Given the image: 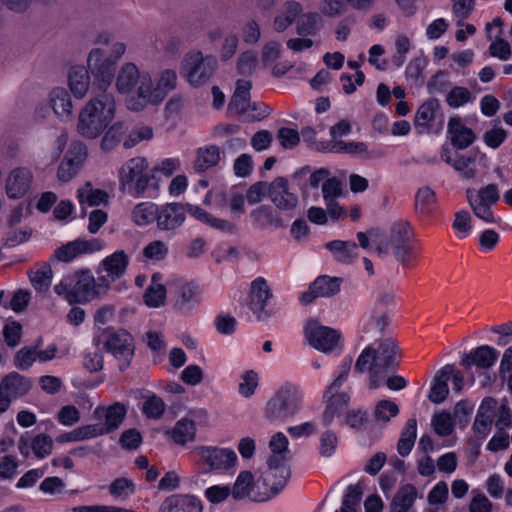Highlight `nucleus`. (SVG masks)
<instances>
[{
    "instance_id": "obj_1",
    "label": "nucleus",
    "mask_w": 512,
    "mask_h": 512,
    "mask_svg": "<svg viewBox=\"0 0 512 512\" xmlns=\"http://www.w3.org/2000/svg\"><path fill=\"white\" fill-rule=\"evenodd\" d=\"M177 75L165 69L154 81L151 73L133 62L123 63L115 77V89L124 97L130 111H142L149 105H159L176 88Z\"/></svg>"
},
{
    "instance_id": "obj_2",
    "label": "nucleus",
    "mask_w": 512,
    "mask_h": 512,
    "mask_svg": "<svg viewBox=\"0 0 512 512\" xmlns=\"http://www.w3.org/2000/svg\"><path fill=\"white\" fill-rule=\"evenodd\" d=\"M117 113L112 94L102 93L91 97L80 109L76 129L87 140L98 139L114 121Z\"/></svg>"
},
{
    "instance_id": "obj_3",
    "label": "nucleus",
    "mask_w": 512,
    "mask_h": 512,
    "mask_svg": "<svg viewBox=\"0 0 512 512\" xmlns=\"http://www.w3.org/2000/svg\"><path fill=\"white\" fill-rule=\"evenodd\" d=\"M400 359L398 346L393 338L375 341L367 346L358 356L355 370L370 372V387L377 388V375L385 370L395 367Z\"/></svg>"
},
{
    "instance_id": "obj_4",
    "label": "nucleus",
    "mask_w": 512,
    "mask_h": 512,
    "mask_svg": "<svg viewBox=\"0 0 512 512\" xmlns=\"http://www.w3.org/2000/svg\"><path fill=\"white\" fill-rule=\"evenodd\" d=\"M371 250L379 256H386L391 250L395 259L404 267L412 266L419 252L415 233L406 221L393 223L389 239L378 243L373 242Z\"/></svg>"
},
{
    "instance_id": "obj_5",
    "label": "nucleus",
    "mask_w": 512,
    "mask_h": 512,
    "mask_svg": "<svg viewBox=\"0 0 512 512\" xmlns=\"http://www.w3.org/2000/svg\"><path fill=\"white\" fill-rule=\"evenodd\" d=\"M103 286L90 270H80L64 276L54 286V291L69 304H86L106 292Z\"/></svg>"
},
{
    "instance_id": "obj_6",
    "label": "nucleus",
    "mask_w": 512,
    "mask_h": 512,
    "mask_svg": "<svg viewBox=\"0 0 512 512\" xmlns=\"http://www.w3.org/2000/svg\"><path fill=\"white\" fill-rule=\"evenodd\" d=\"M303 399L301 388L297 384L286 382L268 400L265 414L273 421L291 418L301 410Z\"/></svg>"
},
{
    "instance_id": "obj_7",
    "label": "nucleus",
    "mask_w": 512,
    "mask_h": 512,
    "mask_svg": "<svg viewBox=\"0 0 512 512\" xmlns=\"http://www.w3.org/2000/svg\"><path fill=\"white\" fill-rule=\"evenodd\" d=\"M305 339L310 346L324 354H340L343 347L341 333L318 321H309L304 328Z\"/></svg>"
},
{
    "instance_id": "obj_8",
    "label": "nucleus",
    "mask_w": 512,
    "mask_h": 512,
    "mask_svg": "<svg viewBox=\"0 0 512 512\" xmlns=\"http://www.w3.org/2000/svg\"><path fill=\"white\" fill-rule=\"evenodd\" d=\"M95 342L97 345H102L119 361L121 370L128 366L134 347L133 338L127 331L105 329L97 335Z\"/></svg>"
},
{
    "instance_id": "obj_9",
    "label": "nucleus",
    "mask_w": 512,
    "mask_h": 512,
    "mask_svg": "<svg viewBox=\"0 0 512 512\" xmlns=\"http://www.w3.org/2000/svg\"><path fill=\"white\" fill-rule=\"evenodd\" d=\"M194 461L206 465L211 471L225 473L235 468L238 457L229 448L214 446H197L191 451Z\"/></svg>"
},
{
    "instance_id": "obj_10",
    "label": "nucleus",
    "mask_w": 512,
    "mask_h": 512,
    "mask_svg": "<svg viewBox=\"0 0 512 512\" xmlns=\"http://www.w3.org/2000/svg\"><path fill=\"white\" fill-rule=\"evenodd\" d=\"M251 87L252 85L249 80H238L228 109L231 113L237 114L245 120H260L268 115V109L265 105L260 103L251 104Z\"/></svg>"
},
{
    "instance_id": "obj_11",
    "label": "nucleus",
    "mask_w": 512,
    "mask_h": 512,
    "mask_svg": "<svg viewBox=\"0 0 512 512\" xmlns=\"http://www.w3.org/2000/svg\"><path fill=\"white\" fill-rule=\"evenodd\" d=\"M148 162L143 157H134L126 161L119 170L120 186L132 194L145 193L150 177L146 173Z\"/></svg>"
},
{
    "instance_id": "obj_12",
    "label": "nucleus",
    "mask_w": 512,
    "mask_h": 512,
    "mask_svg": "<svg viewBox=\"0 0 512 512\" xmlns=\"http://www.w3.org/2000/svg\"><path fill=\"white\" fill-rule=\"evenodd\" d=\"M468 203L474 215L486 223H497L498 218L492 211L500 199L498 187L495 184H488L478 190L467 189Z\"/></svg>"
},
{
    "instance_id": "obj_13",
    "label": "nucleus",
    "mask_w": 512,
    "mask_h": 512,
    "mask_svg": "<svg viewBox=\"0 0 512 512\" xmlns=\"http://www.w3.org/2000/svg\"><path fill=\"white\" fill-rule=\"evenodd\" d=\"M88 157V149L80 141L72 142L59 162L56 178L61 184L71 182L81 171Z\"/></svg>"
},
{
    "instance_id": "obj_14",
    "label": "nucleus",
    "mask_w": 512,
    "mask_h": 512,
    "mask_svg": "<svg viewBox=\"0 0 512 512\" xmlns=\"http://www.w3.org/2000/svg\"><path fill=\"white\" fill-rule=\"evenodd\" d=\"M216 64L214 57H204L200 51H192L183 60L182 73L191 85L199 86L211 77Z\"/></svg>"
},
{
    "instance_id": "obj_15",
    "label": "nucleus",
    "mask_w": 512,
    "mask_h": 512,
    "mask_svg": "<svg viewBox=\"0 0 512 512\" xmlns=\"http://www.w3.org/2000/svg\"><path fill=\"white\" fill-rule=\"evenodd\" d=\"M92 73L99 90L106 91L115 75V65L112 58L106 56L100 48H93L87 56V68Z\"/></svg>"
},
{
    "instance_id": "obj_16",
    "label": "nucleus",
    "mask_w": 512,
    "mask_h": 512,
    "mask_svg": "<svg viewBox=\"0 0 512 512\" xmlns=\"http://www.w3.org/2000/svg\"><path fill=\"white\" fill-rule=\"evenodd\" d=\"M127 413V408L122 403L116 402L108 407L98 406L93 412V418L99 420L97 423L90 424L95 437H99L116 430L123 422Z\"/></svg>"
},
{
    "instance_id": "obj_17",
    "label": "nucleus",
    "mask_w": 512,
    "mask_h": 512,
    "mask_svg": "<svg viewBox=\"0 0 512 512\" xmlns=\"http://www.w3.org/2000/svg\"><path fill=\"white\" fill-rule=\"evenodd\" d=\"M130 258L124 250H116L112 254L106 256L99 264L98 273H104L99 276V281L105 286L104 290H108L110 284L121 279L128 268Z\"/></svg>"
},
{
    "instance_id": "obj_18",
    "label": "nucleus",
    "mask_w": 512,
    "mask_h": 512,
    "mask_svg": "<svg viewBox=\"0 0 512 512\" xmlns=\"http://www.w3.org/2000/svg\"><path fill=\"white\" fill-rule=\"evenodd\" d=\"M267 493L259 479L255 480L249 471L240 472L232 488V496L236 500L249 499L255 502H264L268 500Z\"/></svg>"
},
{
    "instance_id": "obj_19",
    "label": "nucleus",
    "mask_w": 512,
    "mask_h": 512,
    "mask_svg": "<svg viewBox=\"0 0 512 512\" xmlns=\"http://www.w3.org/2000/svg\"><path fill=\"white\" fill-rule=\"evenodd\" d=\"M204 201L220 211H222L224 207L228 206L231 214L237 218H239L244 212L245 198L243 192L238 188L233 187L227 191H209L206 194Z\"/></svg>"
},
{
    "instance_id": "obj_20",
    "label": "nucleus",
    "mask_w": 512,
    "mask_h": 512,
    "mask_svg": "<svg viewBox=\"0 0 512 512\" xmlns=\"http://www.w3.org/2000/svg\"><path fill=\"white\" fill-rule=\"evenodd\" d=\"M290 472L285 462H276L275 459H268V467L258 478L264 491L268 493V500L277 495L286 485Z\"/></svg>"
},
{
    "instance_id": "obj_21",
    "label": "nucleus",
    "mask_w": 512,
    "mask_h": 512,
    "mask_svg": "<svg viewBox=\"0 0 512 512\" xmlns=\"http://www.w3.org/2000/svg\"><path fill=\"white\" fill-rule=\"evenodd\" d=\"M34 175L29 167L19 166L11 169L5 179V192L10 199H21L31 189Z\"/></svg>"
},
{
    "instance_id": "obj_22",
    "label": "nucleus",
    "mask_w": 512,
    "mask_h": 512,
    "mask_svg": "<svg viewBox=\"0 0 512 512\" xmlns=\"http://www.w3.org/2000/svg\"><path fill=\"white\" fill-rule=\"evenodd\" d=\"M208 421L205 410L191 411L188 417L180 419L174 426L171 436L175 443L184 445L194 440L196 425H205Z\"/></svg>"
},
{
    "instance_id": "obj_23",
    "label": "nucleus",
    "mask_w": 512,
    "mask_h": 512,
    "mask_svg": "<svg viewBox=\"0 0 512 512\" xmlns=\"http://www.w3.org/2000/svg\"><path fill=\"white\" fill-rule=\"evenodd\" d=\"M170 290L180 309L190 310L201 302L202 291L193 281L174 279L170 283Z\"/></svg>"
},
{
    "instance_id": "obj_24",
    "label": "nucleus",
    "mask_w": 512,
    "mask_h": 512,
    "mask_svg": "<svg viewBox=\"0 0 512 512\" xmlns=\"http://www.w3.org/2000/svg\"><path fill=\"white\" fill-rule=\"evenodd\" d=\"M268 197L277 208L286 211L296 208L299 202L297 194L291 191L284 177H277L268 185Z\"/></svg>"
},
{
    "instance_id": "obj_25",
    "label": "nucleus",
    "mask_w": 512,
    "mask_h": 512,
    "mask_svg": "<svg viewBox=\"0 0 512 512\" xmlns=\"http://www.w3.org/2000/svg\"><path fill=\"white\" fill-rule=\"evenodd\" d=\"M323 398L326 406L322 415V422L325 426L331 425L335 420L339 422L343 418L350 401V395L344 391L328 392L325 390Z\"/></svg>"
},
{
    "instance_id": "obj_26",
    "label": "nucleus",
    "mask_w": 512,
    "mask_h": 512,
    "mask_svg": "<svg viewBox=\"0 0 512 512\" xmlns=\"http://www.w3.org/2000/svg\"><path fill=\"white\" fill-rule=\"evenodd\" d=\"M438 122L443 125L444 117L441 112L440 102L431 98L423 102L416 111L414 117L415 128L420 132H428Z\"/></svg>"
},
{
    "instance_id": "obj_27",
    "label": "nucleus",
    "mask_w": 512,
    "mask_h": 512,
    "mask_svg": "<svg viewBox=\"0 0 512 512\" xmlns=\"http://www.w3.org/2000/svg\"><path fill=\"white\" fill-rule=\"evenodd\" d=\"M48 105L61 122L72 120L74 105L70 93L64 87H54L47 97Z\"/></svg>"
},
{
    "instance_id": "obj_28",
    "label": "nucleus",
    "mask_w": 512,
    "mask_h": 512,
    "mask_svg": "<svg viewBox=\"0 0 512 512\" xmlns=\"http://www.w3.org/2000/svg\"><path fill=\"white\" fill-rule=\"evenodd\" d=\"M498 351L489 345H482L461 356V365L466 369L477 367L479 369H489L497 361Z\"/></svg>"
},
{
    "instance_id": "obj_29",
    "label": "nucleus",
    "mask_w": 512,
    "mask_h": 512,
    "mask_svg": "<svg viewBox=\"0 0 512 512\" xmlns=\"http://www.w3.org/2000/svg\"><path fill=\"white\" fill-rule=\"evenodd\" d=\"M272 297L271 290L262 277L252 281L249 294V307L258 319H263L267 314L265 308Z\"/></svg>"
},
{
    "instance_id": "obj_30",
    "label": "nucleus",
    "mask_w": 512,
    "mask_h": 512,
    "mask_svg": "<svg viewBox=\"0 0 512 512\" xmlns=\"http://www.w3.org/2000/svg\"><path fill=\"white\" fill-rule=\"evenodd\" d=\"M186 218V207L179 203H168L159 207L157 227L168 231L181 226Z\"/></svg>"
},
{
    "instance_id": "obj_31",
    "label": "nucleus",
    "mask_w": 512,
    "mask_h": 512,
    "mask_svg": "<svg viewBox=\"0 0 512 512\" xmlns=\"http://www.w3.org/2000/svg\"><path fill=\"white\" fill-rule=\"evenodd\" d=\"M76 199L81 208L94 207L106 205L109 195L105 190L95 187L92 182L86 181L77 188Z\"/></svg>"
},
{
    "instance_id": "obj_32",
    "label": "nucleus",
    "mask_w": 512,
    "mask_h": 512,
    "mask_svg": "<svg viewBox=\"0 0 512 512\" xmlns=\"http://www.w3.org/2000/svg\"><path fill=\"white\" fill-rule=\"evenodd\" d=\"M89 71L81 65L72 66L67 74L69 90L76 99H83L90 88Z\"/></svg>"
},
{
    "instance_id": "obj_33",
    "label": "nucleus",
    "mask_w": 512,
    "mask_h": 512,
    "mask_svg": "<svg viewBox=\"0 0 512 512\" xmlns=\"http://www.w3.org/2000/svg\"><path fill=\"white\" fill-rule=\"evenodd\" d=\"M495 408L496 400L493 398L484 399L479 406L477 416L473 424L474 432L478 437L485 438L490 433Z\"/></svg>"
},
{
    "instance_id": "obj_34",
    "label": "nucleus",
    "mask_w": 512,
    "mask_h": 512,
    "mask_svg": "<svg viewBox=\"0 0 512 512\" xmlns=\"http://www.w3.org/2000/svg\"><path fill=\"white\" fill-rule=\"evenodd\" d=\"M388 318L382 313H367L360 320V337L365 340L380 335L388 325Z\"/></svg>"
},
{
    "instance_id": "obj_35",
    "label": "nucleus",
    "mask_w": 512,
    "mask_h": 512,
    "mask_svg": "<svg viewBox=\"0 0 512 512\" xmlns=\"http://www.w3.org/2000/svg\"><path fill=\"white\" fill-rule=\"evenodd\" d=\"M448 133L452 144L459 149L467 148L475 139L473 131L466 127L459 117H452L449 120Z\"/></svg>"
},
{
    "instance_id": "obj_36",
    "label": "nucleus",
    "mask_w": 512,
    "mask_h": 512,
    "mask_svg": "<svg viewBox=\"0 0 512 512\" xmlns=\"http://www.w3.org/2000/svg\"><path fill=\"white\" fill-rule=\"evenodd\" d=\"M184 206L186 207V213H189L192 217L213 229L223 232H232L235 228L232 222L214 217L199 206L190 204Z\"/></svg>"
},
{
    "instance_id": "obj_37",
    "label": "nucleus",
    "mask_w": 512,
    "mask_h": 512,
    "mask_svg": "<svg viewBox=\"0 0 512 512\" xmlns=\"http://www.w3.org/2000/svg\"><path fill=\"white\" fill-rule=\"evenodd\" d=\"M30 382L18 373H10L3 378L0 389L11 398L25 395L30 390Z\"/></svg>"
},
{
    "instance_id": "obj_38",
    "label": "nucleus",
    "mask_w": 512,
    "mask_h": 512,
    "mask_svg": "<svg viewBox=\"0 0 512 512\" xmlns=\"http://www.w3.org/2000/svg\"><path fill=\"white\" fill-rule=\"evenodd\" d=\"M159 206L146 201L138 203L131 212V218L135 225L145 227L154 221L157 222Z\"/></svg>"
},
{
    "instance_id": "obj_39",
    "label": "nucleus",
    "mask_w": 512,
    "mask_h": 512,
    "mask_svg": "<svg viewBox=\"0 0 512 512\" xmlns=\"http://www.w3.org/2000/svg\"><path fill=\"white\" fill-rule=\"evenodd\" d=\"M326 248L342 263H350L358 256V247L353 241L334 240L327 243Z\"/></svg>"
},
{
    "instance_id": "obj_40",
    "label": "nucleus",
    "mask_w": 512,
    "mask_h": 512,
    "mask_svg": "<svg viewBox=\"0 0 512 512\" xmlns=\"http://www.w3.org/2000/svg\"><path fill=\"white\" fill-rule=\"evenodd\" d=\"M166 300V288L162 283V275L156 273L152 276L151 283L144 294V302L148 307L158 308L164 305Z\"/></svg>"
},
{
    "instance_id": "obj_41",
    "label": "nucleus",
    "mask_w": 512,
    "mask_h": 512,
    "mask_svg": "<svg viewBox=\"0 0 512 512\" xmlns=\"http://www.w3.org/2000/svg\"><path fill=\"white\" fill-rule=\"evenodd\" d=\"M221 159L220 149L215 145L201 147L196 152L194 169L203 172L216 166Z\"/></svg>"
},
{
    "instance_id": "obj_42",
    "label": "nucleus",
    "mask_w": 512,
    "mask_h": 512,
    "mask_svg": "<svg viewBox=\"0 0 512 512\" xmlns=\"http://www.w3.org/2000/svg\"><path fill=\"white\" fill-rule=\"evenodd\" d=\"M416 500V490L413 486L402 487L394 496L391 502V512H416L414 502Z\"/></svg>"
},
{
    "instance_id": "obj_43",
    "label": "nucleus",
    "mask_w": 512,
    "mask_h": 512,
    "mask_svg": "<svg viewBox=\"0 0 512 512\" xmlns=\"http://www.w3.org/2000/svg\"><path fill=\"white\" fill-rule=\"evenodd\" d=\"M126 132L122 122H112L101 135L100 148L104 152L113 151L122 141Z\"/></svg>"
},
{
    "instance_id": "obj_44",
    "label": "nucleus",
    "mask_w": 512,
    "mask_h": 512,
    "mask_svg": "<svg viewBox=\"0 0 512 512\" xmlns=\"http://www.w3.org/2000/svg\"><path fill=\"white\" fill-rule=\"evenodd\" d=\"M302 11V7L298 2L288 1L286 2L282 8L280 13L276 16L274 20V28L278 32L284 31L288 28L295 18Z\"/></svg>"
},
{
    "instance_id": "obj_45",
    "label": "nucleus",
    "mask_w": 512,
    "mask_h": 512,
    "mask_svg": "<svg viewBox=\"0 0 512 512\" xmlns=\"http://www.w3.org/2000/svg\"><path fill=\"white\" fill-rule=\"evenodd\" d=\"M417 436V421L414 418L408 419L397 444L398 453L405 457L410 454Z\"/></svg>"
},
{
    "instance_id": "obj_46",
    "label": "nucleus",
    "mask_w": 512,
    "mask_h": 512,
    "mask_svg": "<svg viewBox=\"0 0 512 512\" xmlns=\"http://www.w3.org/2000/svg\"><path fill=\"white\" fill-rule=\"evenodd\" d=\"M143 414L150 419H159L165 412L166 405L164 401L152 392H147L142 395Z\"/></svg>"
},
{
    "instance_id": "obj_47",
    "label": "nucleus",
    "mask_w": 512,
    "mask_h": 512,
    "mask_svg": "<svg viewBox=\"0 0 512 512\" xmlns=\"http://www.w3.org/2000/svg\"><path fill=\"white\" fill-rule=\"evenodd\" d=\"M323 25L322 16L316 12L303 14L297 21V33L303 36H314Z\"/></svg>"
},
{
    "instance_id": "obj_48",
    "label": "nucleus",
    "mask_w": 512,
    "mask_h": 512,
    "mask_svg": "<svg viewBox=\"0 0 512 512\" xmlns=\"http://www.w3.org/2000/svg\"><path fill=\"white\" fill-rule=\"evenodd\" d=\"M169 253L168 243L162 240H153L147 243L142 250L143 260L147 263H157L166 259Z\"/></svg>"
},
{
    "instance_id": "obj_49",
    "label": "nucleus",
    "mask_w": 512,
    "mask_h": 512,
    "mask_svg": "<svg viewBox=\"0 0 512 512\" xmlns=\"http://www.w3.org/2000/svg\"><path fill=\"white\" fill-rule=\"evenodd\" d=\"M288 438L281 432L274 434L269 441L271 456L276 462H286L289 457Z\"/></svg>"
},
{
    "instance_id": "obj_50",
    "label": "nucleus",
    "mask_w": 512,
    "mask_h": 512,
    "mask_svg": "<svg viewBox=\"0 0 512 512\" xmlns=\"http://www.w3.org/2000/svg\"><path fill=\"white\" fill-rule=\"evenodd\" d=\"M181 168V160L178 157H168L157 160L151 168V177H171Z\"/></svg>"
},
{
    "instance_id": "obj_51",
    "label": "nucleus",
    "mask_w": 512,
    "mask_h": 512,
    "mask_svg": "<svg viewBox=\"0 0 512 512\" xmlns=\"http://www.w3.org/2000/svg\"><path fill=\"white\" fill-rule=\"evenodd\" d=\"M95 428H92L90 424L79 426L71 431L65 432L57 436L56 441L58 443H70V442H81L90 440L95 437Z\"/></svg>"
},
{
    "instance_id": "obj_52",
    "label": "nucleus",
    "mask_w": 512,
    "mask_h": 512,
    "mask_svg": "<svg viewBox=\"0 0 512 512\" xmlns=\"http://www.w3.org/2000/svg\"><path fill=\"white\" fill-rule=\"evenodd\" d=\"M361 497V487L358 484L349 485L343 496L340 508L335 512H358Z\"/></svg>"
},
{
    "instance_id": "obj_53",
    "label": "nucleus",
    "mask_w": 512,
    "mask_h": 512,
    "mask_svg": "<svg viewBox=\"0 0 512 512\" xmlns=\"http://www.w3.org/2000/svg\"><path fill=\"white\" fill-rule=\"evenodd\" d=\"M437 203L436 194L430 187H421L415 196L416 209L423 214L433 211Z\"/></svg>"
},
{
    "instance_id": "obj_54",
    "label": "nucleus",
    "mask_w": 512,
    "mask_h": 512,
    "mask_svg": "<svg viewBox=\"0 0 512 512\" xmlns=\"http://www.w3.org/2000/svg\"><path fill=\"white\" fill-rule=\"evenodd\" d=\"M154 136L153 129L146 125H137L133 127L126 138L123 140L125 148H133L141 142L150 141Z\"/></svg>"
},
{
    "instance_id": "obj_55",
    "label": "nucleus",
    "mask_w": 512,
    "mask_h": 512,
    "mask_svg": "<svg viewBox=\"0 0 512 512\" xmlns=\"http://www.w3.org/2000/svg\"><path fill=\"white\" fill-rule=\"evenodd\" d=\"M449 394L448 381L443 375V369L436 374L429 393V400L435 404L443 402Z\"/></svg>"
},
{
    "instance_id": "obj_56",
    "label": "nucleus",
    "mask_w": 512,
    "mask_h": 512,
    "mask_svg": "<svg viewBox=\"0 0 512 512\" xmlns=\"http://www.w3.org/2000/svg\"><path fill=\"white\" fill-rule=\"evenodd\" d=\"M428 63V58L423 54L412 58L405 69L406 79L414 84L418 83L423 78V72Z\"/></svg>"
},
{
    "instance_id": "obj_57",
    "label": "nucleus",
    "mask_w": 512,
    "mask_h": 512,
    "mask_svg": "<svg viewBox=\"0 0 512 512\" xmlns=\"http://www.w3.org/2000/svg\"><path fill=\"white\" fill-rule=\"evenodd\" d=\"M313 291L319 297H330L340 290V281L338 278L328 276L318 277L313 283Z\"/></svg>"
},
{
    "instance_id": "obj_58",
    "label": "nucleus",
    "mask_w": 512,
    "mask_h": 512,
    "mask_svg": "<svg viewBox=\"0 0 512 512\" xmlns=\"http://www.w3.org/2000/svg\"><path fill=\"white\" fill-rule=\"evenodd\" d=\"M411 46V40L406 34L400 33L396 36L394 44L395 51L391 57V61L397 68L402 67L405 63Z\"/></svg>"
},
{
    "instance_id": "obj_59",
    "label": "nucleus",
    "mask_w": 512,
    "mask_h": 512,
    "mask_svg": "<svg viewBox=\"0 0 512 512\" xmlns=\"http://www.w3.org/2000/svg\"><path fill=\"white\" fill-rule=\"evenodd\" d=\"M259 386V375L254 370H247L240 376L238 393L244 398L253 396Z\"/></svg>"
},
{
    "instance_id": "obj_60",
    "label": "nucleus",
    "mask_w": 512,
    "mask_h": 512,
    "mask_svg": "<svg viewBox=\"0 0 512 512\" xmlns=\"http://www.w3.org/2000/svg\"><path fill=\"white\" fill-rule=\"evenodd\" d=\"M449 497L448 485L445 481L437 482L427 495V501L431 507L432 512H437L439 506L443 505Z\"/></svg>"
},
{
    "instance_id": "obj_61",
    "label": "nucleus",
    "mask_w": 512,
    "mask_h": 512,
    "mask_svg": "<svg viewBox=\"0 0 512 512\" xmlns=\"http://www.w3.org/2000/svg\"><path fill=\"white\" fill-rule=\"evenodd\" d=\"M435 433L439 436H448L454 429V418L449 412L436 413L431 420Z\"/></svg>"
},
{
    "instance_id": "obj_62",
    "label": "nucleus",
    "mask_w": 512,
    "mask_h": 512,
    "mask_svg": "<svg viewBox=\"0 0 512 512\" xmlns=\"http://www.w3.org/2000/svg\"><path fill=\"white\" fill-rule=\"evenodd\" d=\"M331 152L334 153H347V154H356L369 157L368 147L363 142H345V141H337L331 145Z\"/></svg>"
},
{
    "instance_id": "obj_63",
    "label": "nucleus",
    "mask_w": 512,
    "mask_h": 512,
    "mask_svg": "<svg viewBox=\"0 0 512 512\" xmlns=\"http://www.w3.org/2000/svg\"><path fill=\"white\" fill-rule=\"evenodd\" d=\"M31 449L37 459H44L52 453L53 439L47 434H38L31 440Z\"/></svg>"
},
{
    "instance_id": "obj_64",
    "label": "nucleus",
    "mask_w": 512,
    "mask_h": 512,
    "mask_svg": "<svg viewBox=\"0 0 512 512\" xmlns=\"http://www.w3.org/2000/svg\"><path fill=\"white\" fill-rule=\"evenodd\" d=\"M33 287L39 291H47L52 282V271L49 266H43L30 274Z\"/></svg>"
}]
</instances>
